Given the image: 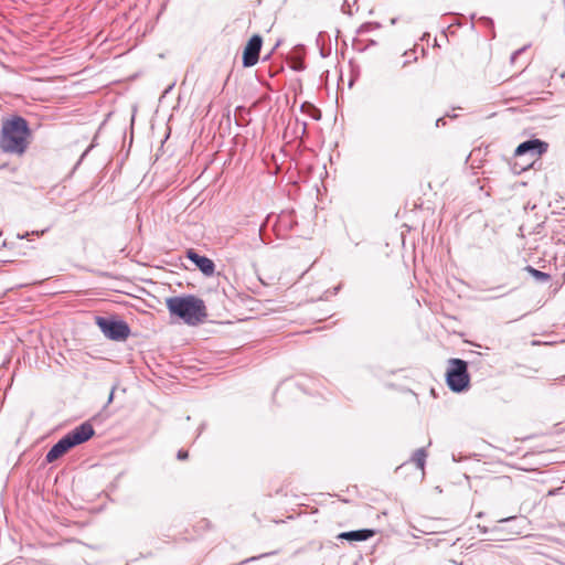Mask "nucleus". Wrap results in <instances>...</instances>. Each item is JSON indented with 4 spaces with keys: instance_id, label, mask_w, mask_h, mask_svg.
<instances>
[{
    "instance_id": "nucleus-1",
    "label": "nucleus",
    "mask_w": 565,
    "mask_h": 565,
    "mask_svg": "<svg viewBox=\"0 0 565 565\" xmlns=\"http://www.w3.org/2000/svg\"><path fill=\"white\" fill-rule=\"evenodd\" d=\"M30 139L31 130L24 118L15 116L3 121L0 136L3 152L21 156L26 151Z\"/></svg>"
},
{
    "instance_id": "nucleus-2",
    "label": "nucleus",
    "mask_w": 565,
    "mask_h": 565,
    "mask_svg": "<svg viewBox=\"0 0 565 565\" xmlns=\"http://www.w3.org/2000/svg\"><path fill=\"white\" fill-rule=\"evenodd\" d=\"M166 305L172 316L190 326L199 324L207 316L204 301L193 295L168 298Z\"/></svg>"
},
{
    "instance_id": "nucleus-3",
    "label": "nucleus",
    "mask_w": 565,
    "mask_h": 565,
    "mask_svg": "<svg viewBox=\"0 0 565 565\" xmlns=\"http://www.w3.org/2000/svg\"><path fill=\"white\" fill-rule=\"evenodd\" d=\"M94 435V428L89 423H83L67 435L62 437L46 454L45 460L53 462L66 454L71 448L87 441Z\"/></svg>"
},
{
    "instance_id": "nucleus-4",
    "label": "nucleus",
    "mask_w": 565,
    "mask_h": 565,
    "mask_svg": "<svg viewBox=\"0 0 565 565\" xmlns=\"http://www.w3.org/2000/svg\"><path fill=\"white\" fill-rule=\"evenodd\" d=\"M447 384L454 392H462L469 386L467 363L460 359H451L447 370Z\"/></svg>"
},
{
    "instance_id": "nucleus-5",
    "label": "nucleus",
    "mask_w": 565,
    "mask_h": 565,
    "mask_svg": "<svg viewBox=\"0 0 565 565\" xmlns=\"http://www.w3.org/2000/svg\"><path fill=\"white\" fill-rule=\"evenodd\" d=\"M96 323L104 335L114 341H125L130 334L128 324L121 320L97 317Z\"/></svg>"
},
{
    "instance_id": "nucleus-6",
    "label": "nucleus",
    "mask_w": 565,
    "mask_h": 565,
    "mask_svg": "<svg viewBox=\"0 0 565 565\" xmlns=\"http://www.w3.org/2000/svg\"><path fill=\"white\" fill-rule=\"evenodd\" d=\"M263 45V39L254 34L246 43L243 50V66L252 67L258 63L259 52Z\"/></svg>"
},
{
    "instance_id": "nucleus-7",
    "label": "nucleus",
    "mask_w": 565,
    "mask_h": 565,
    "mask_svg": "<svg viewBox=\"0 0 565 565\" xmlns=\"http://www.w3.org/2000/svg\"><path fill=\"white\" fill-rule=\"evenodd\" d=\"M546 149L547 143L541 141L540 139H532L520 143L516 147L514 154L516 157H521L525 153H531L532 157H540L542 153L546 151Z\"/></svg>"
},
{
    "instance_id": "nucleus-8",
    "label": "nucleus",
    "mask_w": 565,
    "mask_h": 565,
    "mask_svg": "<svg viewBox=\"0 0 565 565\" xmlns=\"http://www.w3.org/2000/svg\"><path fill=\"white\" fill-rule=\"evenodd\" d=\"M188 257L191 259L195 266L206 276H211L214 274L215 266L212 259L199 255L193 249L188 250Z\"/></svg>"
},
{
    "instance_id": "nucleus-9",
    "label": "nucleus",
    "mask_w": 565,
    "mask_h": 565,
    "mask_svg": "<svg viewBox=\"0 0 565 565\" xmlns=\"http://www.w3.org/2000/svg\"><path fill=\"white\" fill-rule=\"evenodd\" d=\"M374 535L373 530H358L343 532L339 535V539L348 540V541H366Z\"/></svg>"
},
{
    "instance_id": "nucleus-10",
    "label": "nucleus",
    "mask_w": 565,
    "mask_h": 565,
    "mask_svg": "<svg viewBox=\"0 0 565 565\" xmlns=\"http://www.w3.org/2000/svg\"><path fill=\"white\" fill-rule=\"evenodd\" d=\"M427 454L424 448L417 449L413 455V461L416 463V466L419 469H424L425 460H426Z\"/></svg>"
},
{
    "instance_id": "nucleus-11",
    "label": "nucleus",
    "mask_w": 565,
    "mask_h": 565,
    "mask_svg": "<svg viewBox=\"0 0 565 565\" xmlns=\"http://www.w3.org/2000/svg\"><path fill=\"white\" fill-rule=\"evenodd\" d=\"M527 270L540 281H547L550 279V275L532 267H527Z\"/></svg>"
},
{
    "instance_id": "nucleus-12",
    "label": "nucleus",
    "mask_w": 565,
    "mask_h": 565,
    "mask_svg": "<svg viewBox=\"0 0 565 565\" xmlns=\"http://www.w3.org/2000/svg\"><path fill=\"white\" fill-rule=\"evenodd\" d=\"M311 110L310 115L316 118V119H319L320 118V114H319V110L317 108H315L313 106L309 105L308 106Z\"/></svg>"
},
{
    "instance_id": "nucleus-13",
    "label": "nucleus",
    "mask_w": 565,
    "mask_h": 565,
    "mask_svg": "<svg viewBox=\"0 0 565 565\" xmlns=\"http://www.w3.org/2000/svg\"><path fill=\"white\" fill-rule=\"evenodd\" d=\"M177 457H178V459L183 460V459L188 458V451L179 450Z\"/></svg>"
},
{
    "instance_id": "nucleus-14",
    "label": "nucleus",
    "mask_w": 565,
    "mask_h": 565,
    "mask_svg": "<svg viewBox=\"0 0 565 565\" xmlns=\"http://www.w3.org/2000/svg\"><path fill=\"white\" fill-rule=\"evenodd\" d=\"M113 398H114V390L109 394L108 403H111Z\"/></svg>"
},
{
    "instance_id": "nucleus-15",
    "label": "nucleus",
    "mask_w": 565,
    "mask_h": 565,
    "mask_svg": "<svg viewBox=\"0 0 565 565\" xmlns=\"http://www.w3.org/2000/svg\"><path fill=\"white\" fill-rule=\"evenodd\" d=\"M0 262H1V263H7V262H9V260H8V259L0 258Z\"/></svg>"
}]
</instances>
